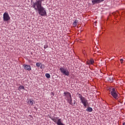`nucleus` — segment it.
Here are the masks:
<instances>
[{"label": "nucleus", "mask_w": 125, "mask_h": 125, "mask_svg": "<svg viewBox=\"0 0 125 125\" xmlns=\"http://www.w3.org/2000/svg\"><path fill=\"white\" fill-rule=\"evenodd\" d=\"M42 1L44 0H36L35 2H33L32 7L36 11L42 7Z\"/></svg>", "instance_id": "f257e3e1"}, {"label": "nucleus", "mask_w": 125, "mask_h": 125, "mask_svg": "<svg viewBox=\"0 0 125 125\" xmlns=\"http://www.w3.org/2000/svg\"><path fill=\"white\" fill-rule=\"evenodd\" d=\"M77 97L80 98L81 103H82V104H83L84 107H85V108H86V106H87V104H88V102L87 100H86V99L83 97V95H82L81 94L78 93L77 94Z\"/></svg>", "instance_id": "f03ea898"}, {"label": "nucleus", "mask_w": 125, "mask_h": 125, "mask_svg": "<svg viewBox=\"0 0 125 125\" xmlns=\"http://www.w3.org/2000/svg\"><path fill=\"white\" fill-rule=\"evenodd\" d=\"M110 94L112 97L115 99V100H118V99H119V94H118L119 93L118 92L117 89L113 88L110 89Z\"/></svg>", "instance_id": "7ed1b4c3"}, {"label": "nucleus", "mask_w": 125, "mask_h": 125, "mask_svg": "<svg viewBox=\"0 0 125 125\" xmlns=\"http://www.w3.org/2000/svg\"><path fill=\"white\" fill-rule=\"evenodd\" d=\"M60 70L62 75H64L65 76H67L69 77L70 75V71L65 66H63L60 68Z\"/></svg>", "instance_id": "20e7f679"}, {"label": "nucleus", "mask_w": 125, "mask_h": 125, "mask_svg": "<svg viewBox=\"0 0 125 125\" xmlns=\"http://www.w3.org/2000/svg\"><path fill=\"white\" fill-rule=\"evenodd\" d=\"M51 120H52V121L55 123L57 125H65V124H63L62 122L61 119H59V117H54L51 118Z\"/></svg>", "instance_id": "39448f33"}, {"label": "nucleus", "mask_w": 125, "mask_h": 125, "mask_svg": "<svg viewBox=\"0 0 125 125\" xmlns=\"http://www.w3.org/2000/svg\"><path fill=\"white\" fill-rule=\"evenodd\" d=\"M37 11H38L39 15L41 16H46V15H47V14L46 13V10L44 7H43V6H42Z\"/></svg>", "instance_id": "423d86ee"}, {"label": "nucleus", "mask_w": 125, "mask_h": 125, "mask_svg": "<svg viewBox=\"0 0 125 125\" xmlns=\"http://www.w3.org/2000/svg\"><path fill=\"white\" fill-rule=\"evenodd\" d=\"M3 21H9V20H10V17H9L8 13L6 12L4 13L3 15Z\"/></svg>", "instance_id": "0eeeda50"}, {"label": "nucleus", "mask_w": 125, "mask_h": 125, "mask_svg": "<svg viewBox=\"0 0 125 125\" xmlns=\"http://www.w3.org/2000/svg\"><path fill=\"white\" fill-rule=\"evenodd\" d=\"M63 94L64 96L67 98H69V100L71 99V101H72V96L71 95V93H69V92H64Z\"/></svg>", "instance_id": "6e6552de"}, {"label": "nucleus", "mask_w": 125, "mask_h": 125, "mask_svg": "<svg viewBox=\"0 0 125 125\" xmlns=\"http://www.w3.org/2000/svg\"><path fill=\"white\" fill-rule=\"evenodd\" d=\"M24 69L27 70V71H31L32 70V66L30 65H27L26 64H23Z\"/></svg>", "instance_id": "1a4fd4ad"}, {"label": "nucleus", "mask_w": 125, "mask_h": 125, "mask_svg": "<svg viewBox=\"0 0 125 125\" xmlns=\"http://www.w3.org/2000/svg\"><path fill=\"white\" fill-rule=\"evenodd\" d=\"M27 103L28 104H29V105H31V106H33V105H34V104L35 103V101L33 100V99H29Z\"/></svg>", "instance_id": "9d476101"}, {"label": "nucleus", "mask_w": 125, "mask_h": 125, "mask_svg": "<svg viewBox=\"0 0 125 125\" xmlns=\"http://www.w3.org/2000/svg\"><path fill=\"white\" fill-rule=\"evenodd\" d=\"M94 63V60L93 59H91L89 62H86L87 65H92Z\"/></svg>", "instance_id": "9b49d317"}, {"label": "nucleus", "mask_w": 125, "mask_h": 125, "mask_svg": "<svg viewBox=\"0 0 125 125\" xmlns=\"http://www.w3.org/2000/svg\"><path fill=\"white\" fill-rule=\"evenodd\" d=\"M78 23H79L78 20H75V21L73 23V27H77Z\"/></svg>", "instance_id": "f8f14e48"}, {"label": "nucleus", "mask_w": 125, "mask_h": 125, "mask_svg": "<svg viewBox=\"0 0 125 125\" xmlns=\"http://www.w3.org/2000/svg\"><path fill=\"white\" fill-rule=\"evenodd\" d=\"M69 104H71L72 106H75V104H76V101H74L73 103H72V98H71V99L69 100Z\"/></svg>", "instance_id": "ddd939ff"}, {"label": "nucleus", "mask_w": 125, "mask_h": 125, "mask_svg": "<svg viewBox=\"0 0 125 125\" xmlns=\"http://www.w3.org/2000/svg\"><path fill=\"white\" fill-rule=\"evenodd\" d=\"M93 109L92 107H87V109H86V111H87V112H91L92 111Z\"/></svg>", "instance_id": "4468645a"}, {"label": "nucleus", "mask_w": 125, "mask_h": 125, "mask_svg": "<svg viewBox=\"0 0 125 125\" xmlns=\"http://www.w3.org/2000/svg\"><path fill=\"white\" fill-rule=\"evenodd\" d=\"M108 82H110V83H112L113 82V78L112 77H110L107 79Z\"/></svg>", "instance_id": "2eb2a0df"}, {"label": "nucleus", "mask_w": 125, "mask_h": 125, "mask_svg": "<svg viewBox=\"0 0 125 125\" xmlns=\"http://www.w3.org/2000/svg\"><path fill=\"white\" fill-rule=\"evenodd\" d=\"M19 89H25V87H24V86L20 85L19 87Z\"/></svg>", "instance_id": "dca6fc26"}, {"label": "nucleus", "mask_w": 125, "mask_h": 125, "mask_svg": "<svg viewBox=\"0 0 125 125\" xmlns=\"http://www.w3.org/2000/svg\"><path fill=\"white\" fill-rule=\"evenodd\" d=\"M45 77H46L47 79H49V78H50V74H49V73H46Z\"/></svg>", "instance_id": "f3484780"}, {"label": "nucleus", "mask_w": 125, "mask_h": 125, "mask_svg": "<svg viewBox=\"0 0 125 125\" xmlns=\"http://www.w3.org/2000/svg\"><path fill=\"white\" fill-rule=\"evenodd\" d=\"M36 66H37V67H40V66H41V63H40V62H37L36 63Z\"/></svg>", "instance_id": "a211bd4d"}, {"label": "nucleus", "mask_w": 125, "mask_h": 125, "mask_svg": "<svg viewBox=\"0 0 125 125\" xmlns=\"http://www.w3.org/2000/svg\"><path fill=\"white\" fill-rule=\"evenodd\" d=\"M120 62L122 64H123V62H124V59H120Z\"/></svg>", "instance_id": "6ab92c4d"}, {"label": "nucleus", "mask_w": 125, "mask_h": 125, "mask_svg": "<svg viewBox=\"0 0 125 125\" xmlns=\"http://www.w3.org/2000/svg\"><path fill=\"white\" fill-rule=\"evenodd\" d=\"M44 67V65H43V64H42L41 65L40 68L41 69H43Z\"/></svg>", "instance_id": "aec40b11"}, {"label": "nucleus", "mask_w": 125, "mask_h": 125, "mask_svg": "<svg viewBox=\"0 0 125 125\" xmlns=\"http://www.w3.org/2000/svg\"><path fill=\"white\" fill-rule=\"evenodd\" d=\"M47 47H48V45H45L44 46V48H47Z\"/></svg>", "instance_id": "412c9836"}, {"label": "nucleus", "mask_w": 125, "mask_h": 125, "mask_svg": "<svg viewBox=\"0 0 125 125\" xmlns=\"http://www.w3.org/2000/svg\"><path fill=\"white\" fill-rule=\"evenodd\" d=\"M123 125H125V122L123 123Z\"/></svg>", "instance_id": "4be33fe9"}, {"label": "nucleus", "mask_w": 125, "mask_h": 125, "mask_svg": "<svg viewBox=\"0 0 125 125\" xmlns=\"http://www.w3.org/2000/svg\"><path fill=\"white\" fill-rule=\"evenodd\" d=\"M83 53H84V51H83Z\"/></svg>", "instance_id": "5701e85b"}]
</instances>
